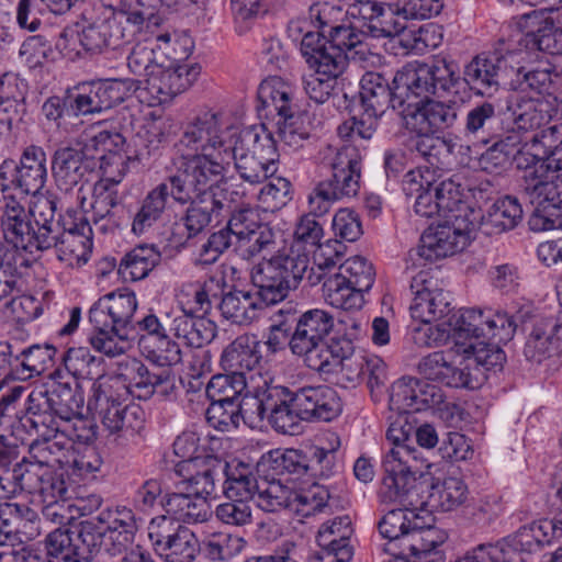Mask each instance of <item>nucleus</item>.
I'll return each mask as SVG.
<instances>
[{
    "mask_svg": "<svg viewBox=\"0 0 562 562\" xmlns=\"http://www.w3.org/2000/svg\"><path fill=\"white\" fill-rule=\"evenodd\" d=\"M460 81L458 65L447 58L430 63H408L390 80L378 71L366 72L360 80L363 110L381 113L391 108L403 119L409 99L439 90L451 91Z\"/></svg>",
    "mask_w": 562,
    "mask_h": 562,
    "instance_id": "obj_1",
    "label": "nucleus"
},
{
    "mask_svg": "<svg viewBox=\"0 0 562 562\" xmlns=\"http://www.w3.org/2000/svg\"><path fill=\"white\" fill-rule=\"evenodd\" d=\"M310 269L307 254L291 251L260 262L251 272L256 290L232 289L223 295L218 308L235 324H250L269 305L283 301L295 290Z\"/></svg>",
    "mask_w": 562,
    "mask_h": 562,
    "instance_id": "obj_2",
    "label": "nucleus"
},
{
    "mask_svg": "<svg viewBox=\"0 0 562 562\" xmlns=\"http://www.w3.org/2000/svg\"><path fill=\"white\" fill-rule=\"evenodd\" d=\"M286 314L292 326L289 348L300 357L304 364L321 373H331L338 367L345 368L352 356L355 346L346 336L330 337L334 329V316L322 308H311L297 313L280 310Z\"/></svg>",
    "mask_w": 562,
    "mask_h": 562,
    "instance_id": "obj_3",
    "label": "nucleus"
},
{
    "mask_svg": "<svg viewBox=\"0 0 562 562\" xmlns=\"http://www.w3.org/2000/svg\"><path fill=\"white\" fill-rule=\"evenodd\" d=\"M416 508L402 507L389 510L379 521L380 535L387 539L383 551L391 558L384 562H443L442 546L447 533L432 526L416 524Z\"/></svg>",
    "mask_w": 562,
    "mask_h": 562,
    "instance_id": "obj_4",
    "label": "nucleus"
},
{
    "mask_svg": "<svg viewBox=\"0 0 562 562\" xmlns=\"http://www.w3.org/2000/svg\"><path fill=\"white\" fill-rule=\"evenodd\" d=\"M237 132L222 112L203 111L186 124L175 148L184 161L222 176L227 171L228 149Z\"/></svg>",
    "mask_w": 562,
    "mask_h": 562,
    "instance_id": "obj_5",
    "label": "nucleus"
},
{
    "mask_svg": "<svg viewBox=\"0 0 562 562\" xmlns=\"http://www.w3.org/2000/svg\"><path fill=\"white\" fill-rule=\"evenodd\" d=\"M518 188L533 207L528 220L531 231L562 228V154L553 153L525 168Z\"/></svg>",
    "mask_w": 562,
    "mask_h": 562,
    "instance_id": "obj_6",
    "label": "nucleus"
},
{
    "mask_svg": "<svg viewBox=\"0 0 562 562\" xmlns=\"http://www.w3.org/2000/svg\"><path fill=\"white\" fill-rule=\"evenodd\" d=\"M136 294L122 289L100 297L89 311L93 333L89 342L93 349L108 357L123 355L127 346V328L132 326L137 310Z\"/></svg>",
    "mask_w": 562,
    "mask_h": 562,
    "instance_id": "obj_7",
    "label": "nucleus"
},
{
    "mask_svg": "<svg viewBox=\"0 0 562 562\" xmlns=\"http://www.w3.org/2000/svg\"><path fill=\"white\" fill-rule=\"evenodd\" d=\"M93 380L87 408L101 417L103 426L111 434L121 437H136L143 428L144 412L137 405H128V392L120 373L99 374Z\"/></svg>",
    "mask_w": 562,
    "mask_h": 562,
    "instance_id": "obj_8",
    "label": "nucleus"
},
{
    "mask_svg": "<svg viewBox=\"0 0 562 562\" xmlns=\"http://www.w3.org/2000/svg\"><path fill=\"white\" fill-rule=\"evenodd\" d=\"M257 110L266 116L279 117V137L284 145L299 149L311 137L312 123L307 112L300 111L295 101V88L280 76H270L258 87Z\"/></svg>",
    "mask_w": 562,
    "mask_h": 562,
    "instance_id": "obj_9",
    "label": "nucleus"
},
{
    "mask_svg": "<svg viewBox=\"0 0 562 562\" xmlns=\"http://www.w3.org/2000/svg\"><path fill=\"white\" fill-rule=\"evenodd\" d=\"M386 15H390L386 13ZM349 24L340 23L338 26L323 34L319 55H331L342 58V68L347 64V52L361 46L367 36L373 38L391 37V23L378 8L375 0H357L346 10Z\"/></svg>",
    "mask_w": 562,
    "mask_h": 562,
    "instance_id": "obj_10",
    "label": "nucleus"
},
{
    "mask_svg": "<svg viewBox=\"0 0 562 562\" xmlns=\"http://www.w3.org/2000/svg\"><path fill=\"white\" fill-rule=\"evenodd\" d=\"M429 464L413 450L390 449L383 458V476L378 497L383 504L417 508L424 504L420 497L424 469Z\"/></svg>",
    "mask_w": 562,
    "mask_h": 562,
    "instance_id": "obj_11",
    "label": "nucleus"
},
{
    "mask_svg": "<svg viewBox=\"0 0 562 562\" xmlns=\"http://www.w3.org/2000/svg\"><path fill=\"white\" fill-rule=\"evenodd\" d=\"M228 167L234 164L238 176L250 184L265 182L277 173L279 153L274 139L263 128L237 132L228 149Z\"/></svg>",
    "mask_w": 562,
    "mask_h": 562,
    "instance_id": "obj_12",
    "label": "nucleus"
},
{
    "mask_svg": "<svg viewBox=\"0 0 562 562\" xmlns=\"http://www.w3.org/2000/svg\"><path fill=\"white\" fill-rule=\"evenodd\" d=\"M336 446L313 447L310 456L296 449H274L263 453L259 465L263 470L271 471L272 475H288V481L324 480L336 475L339 472L336 450L339 447V439L334 434Z\"/></svg>",
    "mask_w": 562,
    "mask_h": 562,
    "instance_id": "obj_13",
    "label": "nucleus"
},
{
    "mask_svg": "<svg viewBox=\"0 0 562 562\" xmlns=\"http://www.w3.org/2000/svg\"><path fill=\"white\" fill-rule=\"evenodd\" d=\"M285 393L286 435L297 434L302 420L330 422L342 411L338 392L327 384L306 385L294 392L285 386Z\"/></svg>",
    "mask_w": 562,
    "mask_h": 562,
    "instance_id": "obj_14",
    "label": "nucleus"
},
{
    "mask_svg": "<svg viewBox=\"0 0 562 562\" xmlns=\"http://www.w3.org/2000/svg\"><path fill=\"white\" fill-rule=\"evenodd\" d=\"M285 397V386L273 385L266 379L262 384L251 382L237 403L239 422L257 426L267 419L276 431L286 435Z\"/></svg>",
    "mask_w": 562,
    "mask_h": 562,
    "instance_id": "obj_15",
    "label": "nucleus"
},
{
    "mask_svg": "<svg viewBox=\"0 0 562 562\" xmlns=\"http://www.w3.org/2000/svg\"><path fill=\"white\" fill-rule=\"evenodd\" d=\"M77 41L82 49L90 54L102 53L106 48L116 49L123 45L119 27L113 24L110 7L101 1L82 0L80 2Z\"/></svg>",
    "mask_w": 562,
    "mask_h": 562,
    "instance_id": "obj_16",
    "label": "nucleus"
},
{
    "mask_svg": "<svg viewBox=\"0 0 562 562\" xmlns=\"http://www.w3.org/2000/svg\"><path fill=\"white\" fill-rule=\"evenodd\" d=\"M47 180L46 154L40 146L24 148L19 164L5 159L0 165L2 192L16 190L21 195H36Z\"/></svg>",
    "mask_w": 562,
    "mask_h": 562,
    "instance_id": "obj_17",
    "label": "nucleus"
},
{
    "mask_svg": "<svg viewBox=\"0 0 562 562\" xmlns=\"http://www.w3.org/2000/svg\"><path fill=\"white\" fill-rule=\"evenodd\" d=\"M327 172L321 181L334 195L341 200L356 196L360 189L361 157L352 145L340 148L328 146L322 161Z\"/></svg>",
    "mask_w": 562,
    "mask_h": 562,
    "instance_id": "obj_18",
    "label": "nucleus"
},
{
    "mask_svg": "<svg viewBox=\"0 0 562 562\" xmlns=\"http://www.w3.org/2000/svg\"><path fill=\"white\" fill-rule=\"evenodd\" d=\"M120 376L127 389L128 396L149 400L158 394L170 400L176 395V374L168 367L148 368L138 359H127L120 363Z\"/></svg>",
    "mask_w": 562,
    "mask_h": 562,
    "instance_id": "obj_19",
    "label": "nucleus"
},
{
    "mask_svg": "<svg viewBox=\"0 0 562 562\" xmlns=\"http://www.w3.org/2000/svg\"><path fill=\"white\" fill-rule=\"evenodd\" d=\"M461 80L451 91L439 90L436 94L457 92ZM429 95L431 93L409 99L402 119L403 126L408 132L439 133L457 122L459 106L456 102L438 101L430 99Z\"/></svg>",
    "mask_w": 562,
    "mask_h": 562,
    "instance_id": "obj_20",
    "label": "nucleus"
},
{
    "mask_svg": "<svg viewBox=\"0 0 562 562\" xmlns=\"http://www.w3.org/2000/svg\"><path fill=\"white\" fill-rule=\"evenodd\" d=\"M507 318L502 311L493 310H479L465 308L462 310L454 323H449L453 326V338L458 352L467 345L462 339H479L481 337L488 340H496L497 342H508L512 328L509 325H504Z\"/></svg>",
    "mask_w": 562,
    "mask_h": 562,
    "instance_id": "obj_21",
    "label": "nucleus"
},
{
    "mask_svg": "<svg viewBox=\"0 0 562 562\" xmlns=\"http://www.w3.org/2000/svg\"><path fill=\"white\" fill-rule=\"evenodd\" d=\"M470 223L465 218H446L445 223L436 228L429 227L420 237V245L416 250H411L409 256H417L428 262L452 256L463 250L470 241Z\"/></svg>",
    "mask_w": 562,
    "mask_h": 562,
    "instance_id": "obj_22",
    "label": "nucleus"
},
{
    "mask_svg": "<svg viewBox=\"0 0 562 562\" xmlns=\"http://www.w3.org/2000/svg\"><path fill=\"white\" fill-rule=\"evenodd\" d=\"M304 61L310 72L302 75V87L310 100L323 104L329 100L337 87V79L344 72L342 58L331 55H313L312 47L304 46Z\"/></svg>",
    "mask_w": 562,
    "mask_h": 562,
    "instance_id": "obj_23",
    "label": "nucleus"
},
{
    "mask_svg": "<svg viewBox=\"0 0 562 562\" xmlns=\"http://www.w3.org/2000/svg\"><path fill=\"white\" fill-rule=\"evenodd\" d=\"M92 228L83 216L68 210L63 217V233L57 243V259L70 268L86 265L92 251Z\"/></svg>",
    "mask_w": 562,
    "mask_h": 562,
    "instance_id": "obj_24",
    "label": "nucleus"
},
{
    "mask_svg": "<svg viewBox=\"0 0 562 562\" xmlns=\"http://www.w3.org/2000/svg\"><path fill=\"white\" fill-rule=\"evenodd\" d=\"M263 345L256 335L243 334L228 344L221 355L222 369L235 375L257 382L263 368Z\"/></svg>",
    "mask_w": 562,
    "mask_h": 562,
    "instance_id": "obj_25",
    "label": "nucleus"
},
{
    "mask_svg": "<svg viewBox=\"0 0 562 562\" xmlns=\"http://www.w3.org/2000/svg\"><path fill=\"white\" fill-rule=\"evenodd\" d=\"M87 150L86 146L76 144L58 147L54 151L52 173L59 190H72L97 169V157L89 155Z\"/></svg>",
    "mask_w": 562,
    "mask_h": 562,
    "instance_id": "obj_26",
    "label": "nucleus"
},
{
    "mask_svg": "<svg viewBox=\"0 0 562 562\" xmlns=\"http://www.w3.org/2000/svg\"><path fill=\"white\" fill-rule=\"evenodd\" d=\"M463 364V359L454 367L442 351H435L424 357L418 363L419 373L430 381L450 387L475 390L480 386L477 375Z\"/></svg>",
    "mask_w": 562,
    "mask_h": 562,
    "instance_id": "obj_27",
    "label": "nucleus"
},
{
    "mask_svg": "<svg viewBox=\"0 0 562 562\" xmlns=\"http://www.w3.org/2000/svg\"><path fill=\"white\" fill-rule=\"evenodd\" d=\"M92 221L102 233L114 232L126 220L125 206L117 187L106 181H97L92 189Z\"/></svg>",
    "mask_w": 562,
    "mask_h": 562,
    "instance_id": "obj_28",
    "label": "nucleus"
},
{
    "mask_svg": "<svg viewBox=\"0 0 562 562\" xmlns=\"http://www.w3.org/2000/svg\"><path fill=\"white\" fill-rule=\"evenodd\" d=\"M207 169L196 164L182 161L177 172L167 177L158 187H166V199L172 198L180 204H192L195 200H200L202 190L205 188L211 176Z\"/></svg>",
    "mask_w": 562,
    "mask_h": 562,
    "instance_id": "obj_29",
    "label": "nucleus"
},
{
    "mask_svg": "<svg viewBox=\"0 0 562 562\" xmlns=\"http://www.w3.org/2000/svg\"><path fill=\"white\" fill-rule=\"evenodd\" d=\"M222 470V461L204 456L196 461L179 462L176 473L182 477L177 487H182L195 497H207L215 491V476Z\"/></svg>",
    "mask_w": 562,
    "mask_h": 562,
    "instance_id": "obj_30",
    "label": "nucleus"
},
{
    "mask_svg": "<svg viewBox=\"0 0 562 562\" xmlns=\"http://www.w3.org/2000/svg\"><path fill=\"white\" fill-rule=\"evenodd\" d=\"M200 75L198 65H180L170 69H158L145 79V89L159 104L170 102L176 95L189 89Z\"/></svg>",
    "mask_w": 562,
    "mask_h": 562,
    "instance_id": "obj_31",
    "label": "nucleus"
},
{
    "mask_svg": "<svg viewBox=\"0 0 562 562\" xmlns=\"http://www.w3.org/2000/svg\"><path fill=\"white\" fill-rule=\"evenodd\" d=\"M98 521L102 525L112 557L122 554L134 542L137 524L131 508L125 506L108 508L100 513Z\"/></svg>",
    "mask_w": 562,
    "mask_h": 562,
    "instance_id": "obj_32",
    "label": "nucleus"
},
{
    "mask_svg": "<svg viewBox=\"0 0 562 562\" xmlns=\"http://www.w3.org/2000/svg\"><path fill=\"white\" fill-rule=\"evenodd\" d=\"M463 134L468 139L483 145L504 135V120L496 104L483 101L471 108L464 120Z\"/></svg>",
    "mask_w": 562,
    "mask_h": 562,
    "instance_id": "obj_33",
    "label": "nucleus"
},
{
    "mask_svg": "<svg viewBox=\"0 0 562 562\" xmlns=\"http://www.w3.org/2000/svg\"><path fill=\"white\" fill-rule=\"evenodd\" d=\"M58 210V200L44 198L38 200L32 209V214L37 229L33 226L32 240L30 248L35 247L37 250L44 251L56 249L59 237L63 233V217L55 220V213Z\"/></svg>",
    "mask_w": 562,
    "mask_h": 562,
    "instance_id": "obj_34",
    "label": "nucleus"
},
{
    "mask_svg": "<svg viewBox=\"0 0 562 562\" xmlns=\"http://www.w3.org/2000/svg\"><path fill=\"white\" fill-rule=\"evenodd\" d=\"M379 11L383 15H387L386 21L391 25L390 36L401 34L406 25L400 21V16L404 20L416 19L424 20L438 15L443 8V0H396L393 3L378 1Z\"/></svg>",
    "mask_w": 562,
    "mask_h": 562,
    "instance_id": "obj_35",
    "label": "nucleus"
},
{
    "mask_svg": "<svg viewBox=\"0 0 562 562\" xmlns=\"http://www.w3.org/2000/svg\"><path fill=\"white\" fill-rule=\"evenodd\" d=\"M411 133L413 135L406 140L407 150L427 162L430 171L436 172L450 165L453 149L451 140L435 136V133L430 132Z\"/></svg>",
    "mask_w": 562,
    "mask_h": 562,
    "instance_id": "obj_36",
    "label": "nucleus"
},
{
    "mask_svg": "<svg viewBox=\"0 0 562 562\" xmlns=\"http://www.w3.org/2000/svg\"><path fill=\"white\" fill-rule=\"evenodd\" d=\"M435 182V171H430L429 168L423 169L418 167L416 170L408 171L404 177L403 190L407 195L416 194L414 211L419 216H442L432 189Z\"/></svg>",
    "mask_w": 562,
    "mask_h": 562,
    "instance_id": "obj_37",
    "label": "nucleus"
},
{
    "mask_svg": "<svg viewBox=\"0 0 562 562\" xmlns=\"http://www.w3.org/2000/svg\"><path fill=\"white\" fill-rule=\"evenodd\" d=\"M29 248L0 241V302L15 292H22L20 279L23 271L30 268L25 254Z\"/></svg>",
    "mask_w": 562,
    "mask_h": 562,
    "instance_id": "obj_38",
    "label": "nucleus"
},
{
    "mask_svg": "<svg viewBox=\"0 0 562 562\" xmlns=\"http://www.w3.org/2000/svg\"><path fill=\"white\" fill-rule=\"evenodd\" d=\"M353 532L349 515L337 516L321 525L316 541L321 549L331 551L341 562H349L353 555Z\"/></svg>",
    "mask_w": 562,
    "mask_h": 562,
    "instance_id": "obj_39",
    "label": "nucleus"
},
{
    "mask_svg": "<svg viewBox=\"0 0 562 562\" xmlns=\"http://www.w3.org/2000/svg\"><path fill=\"white\" fill-rule=\"evenodd\" d=\"M282 235L274 232L269 225L261 226L258 231L247 234L244 238L234 240L235 252L243 259L250 260L259 255H271L278 256L281 254H290L291 251L304 254L300 249H295L294 246L290 248L279 247L280 243H283Z\"/></svg>",
    "mask_w": 562,
    "mask_h": 562,
    "instance_id": "obj_40",
    "label": "nucleus"
},
{
    "mask_svg": "<svg viewBox=\"0 0 562 562\" xmlns=\"http://www.w3.org/2000/svg\"><path fill=\"white\" fill-rule=\"evenodd\" d=\"M179 492L166 493L160 505L167 515L176 521L196 524L206 521L211 515L210 504L202 497H195L182 487Z\"/></svg>",
    "mask_w": 562,
    "mask_h": 562,
    "instance_id": "obj_41",
    "label": "nucleus"
},
{
    "mask_svg": "<svg viewBox=\"0 0 562 562\" xmlns=\"http://www.w3.org/2000/svg\"><path fill=\"white\" fill-rule=\"evenodd\" d=\"M308 283L314 285L323 280V297L326 303L336 308L352 310L361 307L363 296L356 291L348 280L339 272L333 274L308 273Z\"/></svg>",
    "mask_w": 562,
    "mask_h": 562,
    "instance_id": "obj_42",
    "label": "nucleus"
},
{
    "mask_svg": "<svg viewBox=\"0 0 562 562\" xmlns=\"http://www.w3.org/2000/svg\"><path fill=\"white\" fill-rule=\"evenodd\" d=\"M217 326L204 315L177 314L169 322V330L187 346L200 349L216 336Z\"/></svg>",
    "mask_w": 562,
    "mask_h": 562,
    "instance_id": "obj_43",
    "label": "nucleus"
},
{
    "mask_svg": "<svg viewBox=\"0 0 562 562\" xmlns=\"http://www.w3.org/2000/svg\"><path fill=\"white\" fill-rule=\"evenodd\" d=\"M554 101L547 98H520L508 109L518 130H537L549 124L558 114Z\"/></svg>",
    "mask_w": 562,
    "mask_h": 562,
    "instance_id": "obj_44",
    "label": "nucleus"
},
{
    "mask_svg": "<svg viewBox=\"0 0 562 562\" xmlns=\"http://www.w3.org/2000/svg\"><path fill=\"white\" fill-rule=\"evenodd\" d=\"M212 216L213 214L203 201L195 200L187 207L179 221L173 223L169 237L170 243L176 247H190L192 240L211 224Z\"/></svg>",
    "mask_w": 562,
    "mask_h": 562,
    "instance_id": "obj_45",
    "label": "nucleus"
},
{
    "mask_svg": "<svg viewBox=\"0 0 562 562\" xmlns=\"http://www.w3.org/2000/svg\"><path fill=\"white\" fill-rule=\"evenodd\" d=\"M32 210L26 211L23 205L12 200L4 209H0L2 243L30 247L33 224Z\"/></svg>",
    "mask_w": 562,
    "mask_h": 562,
    "instance_id": "obj_46",
    "label": "nucleus"
},
{
    "mask_svg": "<svg viewBox=\"0 0 562 562\" xmlns=\"http://www.w3.org/2000/svg\"><path fill=\"white\" fill-rule=\"evenodd\" d=\"M57 349L52 345H32L24 348L13 360V379L26 381L45 374L55 364Z\"/></svg>",
    "mask_w": 562,
    "mask_h": 562,
    "instance_id": "obj_47",
    "label": "nucleus"
},
{
    "mask_svg": "<svg viewBox=\"0 0 562 562\" xmlns=\"http://www.w3.org/2000/svg\"><path fill=\"white\" fill-rule=\"evenodd\" d=\"M463 80L476 95L491 97L498 91L496 55L479 54L463 70Z\"/></svg>",
    "mask_w": 562,
    "mask_h": 562,
    "instance_id": "obj_48",
    "label": "nucleus"
},
{
    "mask_svg": "<svg viewBox=\"0 0 562 562\" xmlns=\"http://www.w3.org/2000/svg\"><path fill=\"white\" fill-rule=\"evenodd\" d=\"M225 473L224 494L226 498L252 499L259 483L252 464L233 459L222 464Z\"/></svg>",
    "mask_w": 562,
    "mask_h": 562,
    "instance_id": "obj_49",
    "label": "nucleus"
},
{
    "mask_svg": "<svg viewBox=\"0 0 562 562\" xmlns=\"http://www.w3.org/2000/svg\"><path fill=\"white\" fill-rule=\"evenodd\" d=\"M161 255L154 245H139L120 260L117 273L124 281L144 280L159 265Z\"/></svg>",
    "mask_w": 562,
    "mask_h": 562,
    "instance_id": "obj_50",
    "label": "nucleus"
},
{
    "mask_svg": "<svg viewBox=\"0 0 562 562\" xmlns=\"http://www.w3.org/2000/svg\"><path fill=\"white\" fill-rule=\"evenodd\" d=\"M502 342L491 340V342L477 341L470 342L462 349L464 353L463 364L468 367L467 371H472L477 375L481 382L483 368L486 371H498L503 369L506 361V355L499 347Z\"/></svg>",
    "mask_w": 562,
    "mask_h": 562,
    "instance_id": "obj_51",
    "label": "nucleus"
},
{
    "mask_svg": "<svg viewBox=\"0 0 562 562\" xmlns=\"http://www.w3.org/2000/svg\"><path fill=\"white\" fill-rule=\"evenodd\" d=\"M76 557L80 562H89L102 549L110 555L112 551L108 546L102 525L94 520H83L70 528Z\"/></svg>",
    "mask_w": 562,
    "mask_h": 562,
    "instance_id": "obj_52",
    "label": "nucleus"
},
{
    "mask_svg": "<svg viewBox=\"0 0 562 562\" xmlns=\"http://www.w3.org/2000/svg\"><path fill=\"white\" fill-rule=\"evenodd\" d=\"M522 220L519 201L510 195L496 200L482 217L487 234H501L514 229Z\"/></svg>",
    "mask_w": 562,
    "mask_h": 562,
    "instance_id": "obj_53",
    "label": "nucleus"
},
{
    "mask_svg": "<svg viewBox=\"0 0 562 562\" xmlns=\"http://www.w3.org/2000/svg\"><path fill=\"white\" fill-rule=\"evenodd\" d=\"M285 0H231L235 27L239 34L250 30L252 24L267 15L276 14Z\"/></svg>",
    "mask_w": 562,
    "mask_h": 562,
    "instance_id": "obj_54",
    "label": "nucleus"
},
{
    "mask_svg": "<svg viewBox=\"0 0 562 562\" xmlns=\"http://www.w3.org/2000/svg\"><path fill=\"white\" fill-rule=\"evenodd\" d=\"M170 127L169 120L164 119L153 120L144 125L133 138L135 147L133 159L143 164L147 162L160 146L167 143Z\"/></svg>",
    "mask_w": 562,
    "mask_h": 562,
    "instance_id": "obj_55",
    "label": "nucleus"
},
{
    "mask_svg": "<svg viewBox=\"0 0 562 562\" xmlns=\"http://www.w3.org/2000/svg\"><path fill=\"white\" fill-rule=\"evenodd\" d=\"M558 327L552 321L536 324L525 345L524 353L529 361L541 363L558 355L560 342L554 330Z\"/></svg>",
    "mask_w": 562,
    "mask_h": 562,
    "instance_id": "obj_56",
    "label": "nucleus"
},
{
    "mask_svg": "<svg viewBox=\"0 0 562 562\" xmlns=\"http://www.w3.org/2000/svg\"><path fill=\"white\" fill-rule=\"evenodd\" d=\"M23 427L40 431L41 428L53 431L56 428L57 419L52 415L48 391L34 389L26 397L24 416L20 418Z\"/></svg>",
    "mask_w": 562,
    "mask_h": 562,
    "instance_id": "obj_57",
    "label": "nucleus"
},
{
    "mask_svg": "<svg viewBox=\"0 0 562 562\" xmlns=\"http://www.w3.org/2000/svg\"><path fill=\"white\" fill-rule=\"evenodd\" d=\"M166 190V187H158L157 184L142 200L132 223L134 234H144L162 218L168 203Z\"/></svg>",
    "mask_w": 562,
    "mask_h": 562,
    "instance_id": "obj_58",
    "label": "nucleus"
},
{
    "mask_svg": "<svg viewBox=\"0 0 562 562\" xmlns=\"http://www.w3.org/2000/svg\"><path fill=\"white\" fill-rule=\"evenodd\" d=\"M435 198L441 209L442 216L458 222L462 218V212H465L468 206L464 201V187L453 178L439 180L432 187Z\"/></svg>",
    "mask_w": 562,
    "mask_h": 562,
    "instance_id": "obj_59",
    "label": "nucleus"
},
{
    "mask_svg": "<svg viewBox=\"0 0 562 562\" xmlns=\"http://www.w3.org/2000/svg\"><path fill=\"white\" fill-rule=\"evenodd\" d=\"M411 316L420 323H432L448 316L451 312L450 295L439 291L423 296L413 297Z\"/></svg>",
    "mask_w": 562,
    "mask_h": 562,
    "instance_id": "obj_60",
    "label": "nucleus"
},
{
    "mask_svg": "<svg viewBox=\"0 0 562 562\" xmlns=\"http://www.w3.org/2000/svg\"><path fill=\"white\" fill-rule=\"evenodd\" d=\"M52 415L59 423L72 420L82 415L83 396L72 390L68 383H58L48 391Z\"/></svg>",
    "mask_w": 562,
    "mask_h": 562,
    "instance_id": "obj_61",
    "label": "nucleus"
},
{
    "mask_svg": "<svg viewBox=\"0 0 562 562\" xmlns=\"http://www.w3.org/2000/svg\"><path fill=\"white\" fill-rule=\"evenodd\" d=\"M251 382L244 375L225 372V374L212 376L206 385L205 394L211 402L238 403Z\"/></svg>",
    "mask_w": 562,
    "mask_h": 562,
    "instance_id": "obj_62",
    "label": "nucleus"
},
{
    "mask_svg": "<svg viewBox=\"0 0 562 562\" xmlns=\"http://www.w3.org/2000/svg\"><path fill=\"white\" fill-rule=\"evenodd\" d=\"M137 79H104L91 82L99 109L109 110L122 103L139 88Z\"/></svg>",
    "mask_w": 562,
    "mask_h": 562,
    "instance_id": "obj_63",
    "label": "nucleus"
},
{
    "mask_svg": "<svg viewBox=\"0 0 562 562\" xmlns=\"http://www.w3.org/2000/svg\"><path fill=\"white\" fill-rule=\"evenodd\" d=\"M66 370L76 379L92 380L102 371L103 359L88 347H70L61 356Z\"/></svg>",
    "mask_w": 562,
    "mask_h": 562,
    "instance_id": "obj_64",
    "label": "nucleus"
}]
</instances>
